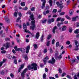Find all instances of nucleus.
I'll return each instance as SVG.
<instances>
[{"mask_svg": "<svg viewBox=\"0 0 79 79\" xmlns=\"http://www.w3.org/2000/svg\"><path fill=\"white\" fill-rule=\"evenodd\" d=\"M31 65H28L27 66V68L29 70H30L31 69H34V71H36L37 70V64L35 63H34L31 64Z\"/></svg>", "mask_w": 79, "mask_h": 79, "instance_id": "nucleus-1", "label": "nucleus"}, {"mask_svg": "<svg viewBox=\"0 0 79 79\" xmlns=\"http://www.w3.org/2000/svg\"><path fill=\"white\" fill-rule=\"evenodd\" d=\"M35 20L32 21L31 22V25L32 26L30 27V29H32V31H34L35 27Z\"/></svg>", "mask_w": 79, "mask_h": 79, "instance_id": "nucleus-2", "label": "nucleus"}, {"mask_svg": "<svg viewBox=\"0 0 79 79\" xmlns=\"http://www.w3.org/2000/svg\"><path fill=\"white\" fill-rule=\"evenodd\" d=\"M27 69H25L21 73V76L22 77V79H24V75H25V73L27 72Z\"/></svg>", "mask_w": 79, "mask_h": 79, "instance_id": "nucleus-3", "label": "nucleus"}, {"mask_svg": "<svg viewBox=\"0 0 79 79\" xmlns=\"http://www.w3.org/2000/svg\"><path fill=\"white\" fill-rule=\"evenodd\" d=\"M23 29L26 32H27L28 33H29V34H31V33L29 31H27V27L25 23H23Z\"/></svg>", "mask_w": 79, "mask_h": 79, "instance_id": "nucleus-4", "label": "nucleus"}, {"mask_svg": "<svg viewBox=\"0 0 79 79\" xmlns=\"http://www.w3.org/2000/svg\"><path fill=\"white\" fill-rule=\"evenodd\" d=\"M55 61H56V60L54 59V58L52 57V61L50 60L48 61V63H51L52 64H54L55 63Z\"/></svg>", "mask_w": 79, "mask_h": 79, "instance_id": "nucleus-5", "label": "nucleus"}, {"mask_svg": "<svg viewBox=\"0 0 79 79\" xmlns=\"http://www.w3.org/2000/svg\"><path fill=\"white\" fill-rule=\"evenodd\" d=\"M49 58H48V57L47 56L45 58H44V64H46L47 63V60H48Z\"/></svg>", "mask_w": 79, "mask_h": 79, "instance_id": "nucleus-6", "label": "nucleus"}, {"mask_svg": "<svg viewBox=\"0 0 79 79\" xmlns=\"http://www.w3.org/2000/svg\"><path fill=\"white\" fill-rule=\"evenodd\" d=\"M21 67L19 68V71H18V73H19L21 71V69H23V68H24V65L23 64L22 65L20 66Z\"/></svg>", "mask_w": 79, "mask_h": 79, "instance_id": "nucleus-7", "label": "nucleus"}, {"mask_svg": "<svg viewBox=\"0 0 79 79\" xmlns=\"http://www.w3.org/2000/svg\"><path fill=\"white\" fill-rule=\"evenodd\" d=\"M30 49V46H28L26 48V53H29V51Z\"/></svg>", "mask_w": 79, "mask_h": 79, "instance_id": "nucleus-8", "label": "nucleus"}, {"mask_svg": "<svg viewBox=\"0 0 79 79\" xmlns=\"http://www.w3.org/2000/svg\"><path fill=\"white\" fill-rule=\"evenodd\" d=\"M35 37L37 39H39V37H40V33H39V32H37L36 33L35 35Z\"/></svg>", "mask_w": 79, "mask_h": 79, "instance_id": "nucleus-9", "label": "nucleus"}, {"mask_svg": "<svg viewBox=\"0 0 79 79\" xmlns=\"http://www.w3.org/2000/svg\"><path fill=\"white\" fill-rule=\"evenodd\" d=\"M4 19L5 20L6 22H7V23H8L9 21H10V19H9L8 17L6 16L4 17Z\"/></svg>", "mask_w": 79, "mask_h": 79, "instance_id": "nucleus-10", "label": "nucleus"}, {"mask_svg": "<svg viewBox=\"0 0 79 79\" xmlns=\"http://www.w3.org/2000/svg\"><path fill=\"white\" fill-rule=\"evenodd\" d=\"M67 28V27L65 26H64L63 27L62 29V31H66V29Z\"/></svg>", "mask_w": 79, "mask_h": 79, "instance_id": "nucleus-11", "label": "nucleus"}, {"mask_svg": "<svg viewBox=\"0 0 79 79\" xmlns=\"http://www.w3.org/2000/svg\"><path fill=\"white\" fill-rule=\"evenodd\" d=\"M30 18L31 19L32 21L34 20V15L33 14H32L30 16Z\"/></svg>", "mask_w": 79, "mask_h": 79, "instance_id": "nucleus-12", "label": "nucleus"}, {"mask_svg": "<svg viewBox=\"0 0 79 79\" xmlns=\"http://www.w3.org/2000/svg\"><path fill=\"white\" fill-rule=\"evenodd\" d=\"M20 50L22 53H24L25 52V49L24 48H20Z\"/></svg>", "mask_w": 79, "mask_h": 79, "instance_id": "nucleus-13", "label": "nucleus"}, {"mask_svg": "<svg viewBox=\"0 0 79 79\" xmlns=\"http://www.w3.org/2000/svg\"><path fill=\"white\" fill-rule=\"evenodd\" d=\"M57 29V27L55 26L53 27V29L52 30V31L53 32V33H55V30Z\"/></svg>", "mask_w": 79, "mask_h": 79, "instance_id": "nucleus-14", "label": "nucleus"}, {"mask_svg": "<svg viewBox=\"0 0 79 79\" xmlns=\"http://www.w3.org/2000/svg\"><path fill=\"white\" fill-rule=\"evenodd\" d=\"M10 44V43L7 42L6 43V49L9 47Z\"/></svg>", "mask_w": 79, "mask_h": 79, "instance_id": "nucleus-15", "label": "nucleus"}, {"mask_svg": "<svg viewBox=\"0 0 79 79\" xmlns=\"http://www.w3.org/2000/svg\"><path fill=\"white\" fill-rule=\"evenodd\" d=\"M58 51L56 52V53L55 54V58L56 59H57L58 58Z\"/></svg>", "mask_w": 79, "mask_h": 79, "instance_id": "nucleus-16", "label": "nucleus"}, {"mask_svg": "<svg viewBox=\"0 0 79 79\" xmlns=\"http://www.w3.org/2000/svg\"><path fill=\"white\" fill-rule=\"evenodd\" d=\"M78 18V16H76V17H73L72 18V21H76V18Z\"/></svg>", "mask_w": 79, "mask_h": 79, "instance_id": "nucleus-17", "label": "nucleus"}, {"mask_svg": "<svg viewBox=\"0 0 79 79\" xmlns=\"http://www.w3.org/2000/svg\"><path fill=\"white\" fill-rule=\"evenodd\" d=\"M17 48V46H15L14 47V49H15V51L18 52V51H20V48Z\"/></svg>", "mask_w": 79, "mask_h": 79, "instance_id": "nucleus-18", "label": "nucleus"}, {"mask_svg": "<svg viewBox=\"0 0 79 79\" xmlns=\"http://www.w3.org/2000/svg\"><path fill=\"white\" fill-rule=\"evenodd\" d=\"M45 2H43L42 4V9H44V7H45Z\"/></svg>", "mask_w": 79, "mask_h": 79, "instance_id": "nucleus-19", "label": "nucleus"}, {"mask_svg": "<svg viewBox=\"0 0 79 79\" xmlns=\"http://www.w3.org/2000/svg\"><path fill=\"white\" fill-rule=\"evenodd\" d=\"M52 0H49V4L50 5V6H52Z\"/></svg>", "mask_w": 79, "mask_h": 79, "instance_id": "nucleus-20", "label": "nucleus"}, {"mask_svg": "<svg viewBox=\"0 0 79 79\" xmlns=\"http://www.w3.org/2000/svg\"><path fill=\"white\" fill-rule=\"evenodd\" d=\"M56 4L58 6H60L61 5V4H60L59 2H56Z\"/></svg>", "mask_w": 79, "mask_h": 79, "instance_id": "nucleus-21", "label": "nucleus"}, {"mask_svg": "<svg viewBox=\"0 0 79 79\" xmlns=\"http://www.w3.org/2000/svg\"><path fill=\"white\" fill-rule=\"evenodd\" d=\"M79 32V29H77L76 30H75L74 33L75 34H78Z\"/></svg>", "mask_w": 79, "mask_h": 79, "instance_id": "nucleus-22", "label": "nucleus"}, {"mask_svg": "<svg viewBox=\"0 0 79 79\" xmlns=\"http://www.w3.org/2000/svg\"><path fill=\"white\" fill-rule=\"evenodd\" d=\"M21 5L22 6H24L26 5V3L24 2H22L21 3Z\"/></svg>", "mask_w": 79, "mask_h": 79, "instance_id": "nucleus-23", "label": "nucleus"}, {"mask_svg": "<svg viewBox=\"0 0 79 79\" xmlns=\"http://www.w3.org/2000/svg\"><path fill=\"white\" fill-rule=\"evenodd\" d=\"M34 48L35 49H37V45L36 44H34L33 45Z\"/></svg>", "mask_w": 79, "mask_h": 79, "instance_id": "nucleus-24", "label": "nucleus"}, {"mask_svg": "<svg viewBox=\"0 0 79 79\" xmlns=\"http://www.w3.org/2000/svg\"><path fill=\"white\" fill-rule=\"evenodd\" d=\"M73 12H74V10H73V9H71L69 11V13L71 15L73 14Z\"/></svg>", "mask_w": 79, "mask_h": 79, "instance_id": "nucleus-25", "label": "nucleus"}, {"mask_svg": "<svg viewBox=\"0 0 79 79\" xmlns=\"http://www.w3.org/2000/svg\"><path fill=\"white\" fill-rule=\"evenodd\" d=\"M62 54H61L58 57V60H60V59H61L62 58Z\"/></svg>", "mask_w": 79, "mask_h": 79, "instance_id": "nucleus-26", "label": "nucleus"}, {"mask_svg": "<svg viewBox=\"0 0 79 79\" xmlns=\"http://www.w3.org/2000/svg\"><path fill=\"white\" fill-rule=\"evenodd\" d=\"M60 24H63V23H58L57 24V26L58 27H60Z\"/></svg>", "mask_w": 79, "mask_h": 79, "instance_id": "nucleus-27", "label": "nucleus"}, {"mask_svg": "<svg viewBox=\"0 0 79 79\" xmlns=\"http://www.w3.org/2000/svg\"><path fill=\"white\" fill-rule=\"evenodd\" d=\"M50 41H48L46 44L47 46H49V45H50Z\"/></svg>", "mask_w": 79, "mask_h": 79, "instance_id": "nucleus-28", "label": "nucleus"}, {"mask_svg": "<svg viewBox=\"0 0 79 79\" xmlns=\"http://www.w3.org/2000/svg\"><path fill=\"white\" fill-rule=\"evenodd\" d=\"M14 15L15 17H17L18 16V14H17V12H15L14 13Z\"/></svg>", "mask_w": 79, "mask_h": 79, "instance_id": "nucleus-29", "label": "nucleus"}, {"mask_svg": "<svg viewBox=\"0 0 79 79\" xmlns=\"http://www.w3.org/2000/svg\"><path fill=\"white\" fill-rule=\"evenodd\" d=\"M70 2H71V1H70V0H69L67 1L66 4L67 5H68L70 3Z\"/></svg>", "mask_w": 79, "mask_h": 79, "instance_id": "nucleus-30", "label": "nucleus"}, {"mask_svg": "<svg viewBox=\"0 0 79 79\" xmlns=\"http://www.w3.org/2000/svg\"><path fill=\"white\" fill-rule=\"evenodd\" d=\"M51 37H52V35H48V38H47V39H48V40L50 39L51 38Z\"/></svg>", "mask_w": 79, "mask_h": 79, "instance_id": "nucleus-31", "label": "nucleus"}, {"mask_svg": "<svg viewBox=\"0 0 79 79\" xmlns=\"http://www.w3.org/2000/svg\"><path fill=\"white\" fill-rule=\"evenodd\" d=\"M46 21H47V19H45L44 20L42 21V23L43 24H44V23H46Z\"/></svg>", "mask_w": 79, "mask_h": 79, "instance_id": "nucleus-32", "label": "nucleus"}, {"mask_svg": "<svg viewBox=\"0 0 79 79\" xmlns=\"http://www.w3.org/2000/svg\"><path fill=\"white\" fill-rule=\"evenodd\" d=\"M44 35H42L41 38V42H43L44 41Z\"/></svg>", "mask_w": 79, "mask_h": 79, "instance_id": "nucleus-33", "label": "nucleus"}, {"mask_svg": "<svg viewBox=\"0 0 79 79\" xmlns=\"http://www.w3.org/2000/svg\"><path fill=\"white\" fill-rule=\"evenodd\" d=\"M65 14V12H62L60 13V15H64Z\"/></svg>", "mask_w": 79, "mask_h": 79, "instance_id": "nucleus-34", "label": "nucleus"}, {"mask_svg": "<svg viewBox=\"0 0 79 79\" xmlns=\"http://www.w3.org/2000/svg\"><path fill=\"white\" fill-rule=\"evenodd\" d=\"M71 44V42L69 41H67L66 42V44H67V45H69Z\"/></svg>", "mask_w": 79, "mask_h": 79, "instance_id": "nucleus-35", "label": "nucleus"}, {"mask_svg": "<svg viewBox=\"0 0 79 79\" xmlns=\"http://www.w3.org/2000/svg\"><path fill=\"white\" fill-rule=\"evenodd\" d=\"M46 74L44 73V74H43V79H45L46 78V77H47Z\"/></svg>", "mask_w": 79, "mask_h": 79, "instance_id": "nucleus-36", "label": "nucleus"}, {"mask_svg": "<svg viewBox=\"0 0 79 79\" xmlns=\"http://www.w3.org/2000/svg\"><path fill=\"white\" fill-rule=\"evenodd\" d=\"M14 63L16 64H17V60L16 59H15L14 60Z\"/></svg>", "mask_w": 79, "mask_h": 79, "instance_id": "nucleus-37", "label": "nucleus"}, {"mask_svg": "<svg viewBox=\"0 0 79 79\" xmlns=\"http://www.w3.org/2000/svg\"><path fill=\"white\" fill-rule=\"evenodd\" d=\"M67 77V78H68L69 79H72V78H71V76H69L68 75H67L66 76Z\"/></svg>", "mask_w": 79, "mask_h": 79, "instance_id": "nucleus-38", "label": "nucleus"}, {"mask_svg": "<svg viewBox=\"0 0 79 79\" xmlns=\"http://www.w3.org/2000/svg\"><path fill=\"white\" fill-rule=\"evenodd\" d=\"M48 23H51L52 22V21L51 19H48Z\"/></svg>", "mask_w": 79, "mask_h": 79, "instance_id": "nucleus-39", "label": "nucleus"}, {"mask_svg": "<svg viewBox=\"0 0 79 79\" xmlns=\"http://www.w3.org/2000/svg\"><path fill=\"white\" fill-rule=\"evenodd\" d=\"M49 50L50 53H53V51L52 48H49Z\"/></svg>", "mask_w": 79, "mask_h": 79, "instance_id": "nucleus-40", "label": "nucleus"}, {"mask_svg": "<svg viewBox=\"0 0 79 79\" xmlns=\"http://www.w3.org/2000/svg\"><path fill=\"white\" fill-rule=\"evenodd\" d=\"M73 31V29H72V28L70 27L69 28V32H71Z\"/></svg>", "mask_w": 79, "mask_h": 79, "instance_id": "nucleus-41", "label": "nucleus"}, {"mask_svg": "<svg viewBox=\"0 0 79 79\" xmlns=\"http://www.w3.org/2000/svg\"><path fill=\"white\" fill-rule=\"evenodd\" d=\"M66 18L67 19H70L71 18L70 17H69V16H68V15H66L65 16Z\"/></svg>", "mask_w": 79, "mask_h": 79, "instance_id": "nucleus-42", "label": "nucleus"}, {"mask_svg": "<svg viewBox=\"0 0 79 79\" xmlns=\"http://www.w3.org/2000/svg\"><path fill=\"white\" fill-rule=\"evenodd\" d=\"M10 76L12 78H14V75L12 73H11L10 74Z\"/></svg>", "mask_w": 79, "mask_h": 79, "instance_id": "nucleus-43", "label": "nucleus"}, {"mask_svg": "<svg viewBox=\"0 0 79 79\" xmlns=\"http://www.w3.org/2000/svg\"><path fill=\"white\" fill-rule=\"evenodd\" d=\"M1 74H5V71L3 70H2L1 71Z\"/></svg>", "mask_w": 79, "mask_h": 79, "instance_id": "nucleus-44", "label": "nucleus"}, {"mask_svg": "<svg viewBox=\"0 0 79 79\" xmlns=\"http://www.w3.org/2000/svg\"><path fill=\"white\" fill-rule=\"evenodd\" d=\"M57 12V10H56V9H54L52 11V12H53V13H56Z\"/></svg>", "mask_w": 79, "mask_h": 79, "instance_id": "nucleus-45", "label": "nucleus"}, {"mask_svg": "<svg viewBox=\"0 0 79 79\" xmlns=\"http://www.w3.org/2000/svg\"><path fill=\"white\" fill-rule=\"evenodd\" d=\"M59 46V42H57L56 44V46L57 47Z\"/></svg>", "mask_w": 79, "mask_h": 79, "instance_id": "nucleus-46", "label": "nucleus"}, {"mask_svg": "<svg viewBox=\"0 0 79 79\" xmlns=\"http://www.w3.org/2000/svg\"><path fill=\"white\" fill-rule=\"evenodd\" d=\"M24 58H25V60H28V58L27 57V55H26L24 56Z\"/></svg>", "mask_w": 79, "mask_h": 79, "instance_id": "nucleus-47", "label": "nucleus"}, {"mask_svg": "<svg viewBox=\"0 0 79 79\" xmlns=\"http://www.w3.org/2000/svg\"><path fill=\"white\" fill-rule=\"evenodd\" d=\"M76 27H79V22H77L76 23Z\"/></svg>", "mask_w": 79, "mask_h": 79, "instance_id": "nucleus-48", "label": "nucleus"}, {"mask_svg": "<svg viewBox=\"0 0 79 79\" xmlns=\"http://www.w3.org/2000/svg\"><path fill=\"white\" fill-rule=\"evenodd\" d=\"M75 61H76V60H72L71 62V64H73V63H74V62H75Z\"/></svg>", "mask_w": 79, "mask_h": 79, "instance_id": "nucleus-49", "label": "nucleus"}, {"mask_svg": "<svg viewBox=\"0 0 79 79\" xmlns=\"http://www.w3.org/2000/svg\"><path fill=\"white\" fill-rule=\"evenodd\" d=\"M18 14H19V16H20V17H21V16H22V15L21 14V12H19L18 13Z\"/></svg>", "mask_w": 79, "mask_h": 79, "instance_id": "nucleus-50", "label": "nucleus"}, {"mask_svg": "<svg viewBox=\"0 0 79 79\" xmlns=\"http://www.w3.org/2000/svg\"><path fill=\"white\" fill-rule=\"evenodd\" d=\"M21 19L20 17H18L17 19V20H16L17 22H18L19 21V19Z\"/></svg>", "mask_w": 79, "mask_h": 79, "instance_id": "nucleus-51", "label": "nucleus"}, {"mask_svg": "<svg viewBox=\"0 0 79 79\" xmlns=\"http://www.w3.org/2000/svg\"><path fill=\"white\" fill-rule=\"evenodd\" d=\"M6 61V59H4L3 60V61H2V62L4 63H5V62Z\"/></svg>", "mask_w": 79, "mask_h": 79, "instance_id": "nucleus-52", "label": "nucleus"}, {"mask_svg": "<svg viewBox=\"0 0 79 79\" xmlns=\"http://www.w3.org/2000/svg\"><path fill=\"white\" fill-rule=\"evenodd\" d=\"M51 22H54V21H55V18H52L51 19Z\"/></svg>", "mask_w": 79, "mask_h": 79, "instance_id": "nucleus-53", "label": "nucleus"}, {"mask_svg": "<svg viewBox=\"0 0 79 79\" xmlns=\"http://www.w3.org/2000/svg\"><path fill=\"white\" fill-rule=\"evenodd\" d=\"M46 14H48V13H50V10H46Z\"/></svg>", "mask_w": 79, "mask_h": 79, "instance_id": "nucleus-54", "label": "nucleus"}, {"mask_svg": "<svg viewBox=\"0 0 79 79\" xmlns=\"http://www.w3.org/2000/svg\"><path fill=\"white\" fill-rule=\"evenodd\" d=\"M34 10H35V7H33L32 8H31V10L32 11H33Z\"/></svg>", "mask_w": 79, "mask_h": 79, "instance_id": "nucleus-55", "label": "nucleus"}, {"mask_svg": "<svg viewBox=\"0 0 79 79\" xmlns=\"http://www.w3.org/2000/svg\"><path fill=\"white\" fill-rule=\"evenodd\" d=\"M6 52V51L5 50H3L1 52V53H5Z\"/></svg>", "mask_w": 79, "mask_h": 79, "instance_id": "nucleus-56", "label": "nucleus"}, {"mask_svg": "<svg viewBox=\"0 0 79 79\" xmlns=\"http://www.w3.org/2000/svg\"><path fill=\"white\" fill-rule=\"evenodd\" d=\"M61 18H58L57 19V21H59L60 20H61Z\"/></svg>", "mask_w": 79, "mask_h": 79, "instance_id": "nucleus-57", "label": "nucleus"}, {"mask_svg": "<svg viewBox=\"0 0 79 79\" xmlns=\"http://www.w3.org/2000/svg\"><path fill=\"white\" fill-rule=\"evenodd\" d=\"M49 6H46L45 7V10H48V9H49Z\"/></svg>", "mask_w": 79, "mask_h": 79, "instance_id": "nucleus-58", "label": "nucleus"}, {"mask_svg": "<svg viewBox=\"0 0 79 79\" xmlns=\"http://www.w3.org/2000/svg\"><path fill=\"white\" fill-rule=\"evenodd\" d=\"M55 40H53L52 41V44L53 45L54 44V43H55Z\"/></svg>", "mask_w": 79, "mask_h": 79, "instance_id": "nucleus-59", "label": "nucleus"}, {"mask_svg": "<svg viewBox=\"0 0 79 79\" xmlns=\"http://www.w3.org/2000/svg\"><path fill=\"white\" fill-rule=\"evenodd\" d=\"M47 49H44V53H47Z\"/></svg>", "mask_w": 79, "mask_h": 79, "instance_id": "nucleus-60", "label": "nucleus"}, {"mask_svg": "<svg viewBox=\"0 0 79 79\" xmlns=\"http://www.w3.org/2000/svg\"><path fill=\"white\" fill-rule=\"evenodd\" d=\"M5 40L8 41V40H10V38H6L5 39Z\"/></svg>", "mask_w": 79, "mask_h": 79, "instance_id": "nucleus-61", "label": "nucleus"}, {"mask_svg": "<svg viewBox=\"0 0 79 79\" xmlns=\"http://www.w3.org/2000/svg\"><path fill=\"white\" fill-rule=\"evenodd\" d=\"M59 72V73L61 74V72H62V71H61V69H59V70H58Z\"/></svg>", "mask_w": 79, "mask_h": 79, "instance_id": "nucleus-62", "label": "nucleus"}, {"mask_svg": "<svg viewBox=\"0 0 79 79\" xmlns=\"http://www.w3.org/2000/svg\"><path fill=\"white\" fill-rule=\"evenodd\" d=\"M65 75H66V73H64L62 75V77H63Z\"/></svg>", "mask_w": 79, "mask_h": 79, "instance_id": "nucleus-63", "label": "nucleus"}, {"mask_svg": "<svg viewBox=\"0 0 79 79\" xmlns=\"http://www.w3.org/2000/svg\"><path fill=\"white\" fill-rule=\"evenodd\" d=\"M49 79H56L54 77H49Z\"/></svg>", "mask_w": 79, "mask_h": 79, "instance_id": "nucleus-64", "label": "nucleus"}]
</instances>
